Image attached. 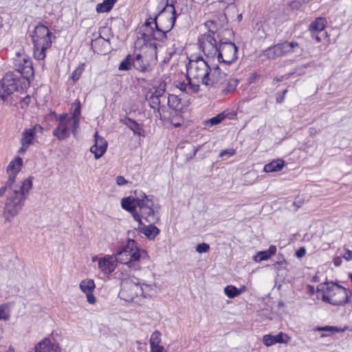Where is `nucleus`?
<instances>
[{"instance_id": "obj_19", "label": "nucleus", "mask_w": 352, "mask_h": 352, "mask_svg": "<svg viewBox=\"0 0 352 352\" xmlns=\"http://www.w3.org/2000/svg\"><path fill=\"white\" fill-rule=\"evenodd\" d=\"M107 142L105 139L98 135V132L94 133V144L90 148V151L94 154V157L98 160L106 152Z\"/></svg>"}, {"instance_id": "obj_11", "label": "nucleus", "mask_w": 352, "mask_h": 352, "mask_svg": "<svg viewBox=\"0 0 352 352\" xmlns=\"http://www.w3.org/2000/svg\"><path fill=\"white\" fill-rule=\"evenodd\" d=\"M136 204L138 206L142 219L144 218L148 223H155L159 220L153 200L145 193L142 192L141 201H138Z\"/></svg>"}, {"instance_id": "obj_5", "label": "nucleus", "mask_w": 352, "mask_h": 352, "mask_svg": "<svg viewBox=\"0 0 352 352\" xmlns=\"http://www.w3.org/2000/svg\"><path fill=\"white\" fill-rule=\"evenodd\" d=\"M149 33L147 34H141V38L144 41L142 50L148 49L150 51V58L155 59L157 57V44L155 41L164 43L167 40V34L170 31H166L162 28L155 27L154 29H149Z\"/></svg>"}, {"instance_id": "obj_34", "label": "nucleus", "mask_w": 352, "mask_h": 352, "mask_svg": "<svg viewBox=\"0 0 352 352\" xmlns=\"http://www.w3.org/2000/svg\"><path fill=\"white\" fill-rule=\"evenodd\" d=\"M146 99L148 101L149 107L152 108L154 111H157V112L160 115V105L161 103L160 98L157 96H154L153 95L146 96Z\"/></svg>"}, {"instance_id": "obj_46", "label": "nucleus", "mask_w": 352, "mask_h": 352, "mask_svg": "<svg viewBox=\"0 0 352 352\" xmlns=\"http://www.w3.org/2000/svg\"><path fill=\"white\" fill-rule=\"evenodd\" d=\"M318 331H328V332H340V329L337 327L333 326H324V327H317L315 329Z\"/></svg>"}, {"instance_id": "obj_10", "label": "nucleus", "mask_w": 352, "mask_h": 352, "mask_svg": "<svg viewBox=\"0 0 352 352\" xmlns=\"http://www.w3.org/2000/svg\"><path fill=\"white\" fill-rule=\"evenodd\" d=\"M298 45L296 41H284L269 47L263 51V54L267 58L273 60L292 52L294 48Z\"/></svg>"}, {"instance_id": "obj_45", "label": "nucleus", "mask_w": 352, "mask_h": 352, "mask_svg": "<svg viewBox=\"0 0 352 352\" xmlns=\"http://www.w3.org/2000/svg\"><path fill=\"white\" fill-rule=\"evenodd\" d=\"M10 317L8 307L6 305H0V320L7 321L10 319Z\"/></svg>"}, {"instance_id": "obj_22", "label": "nucleus", "mask_w": 352, "mask_h": 352, "mask_svg": "<svg viewBox=\"0 0 352 352\" xmlns=\"http://www.w3.org/2000/svg\"><path fill=\"white\" fill-rule=\"evenodd\" d=\"M290 340V338L283 332L278 333L276 336L270 334L265 335L263 338V344L267 346H272L276 343L286 344Z\"/></svg>"}, {"instance_id": "obj_25", "label": "nucleus", "mask_w": 352, "mask_h": 352, "mask_svg": "<svg viewBox=\"0 0 352 352\" xmlns=\"http://www.w3.org/2000/svg\"><path fill=\"white\" fill-rule=\"evenodd\" d=\"M122 123L128 128H129L133 132L134 135H137L138 136H144V129L141 125L135 120L129 117H126L124 120H122Z\"/></svg>"}, {"instance_id": "obj_58", "label": "nucleus", "mask_w": 352, "mask_h": 352, "mask_svg": "<svg viewBox=\"0 0 352 352\" xmlns=\"http://www.w3.org/2000/svg\"><path fill=\"white\" fill-rule=\"evenodd\" d=\"M30 130H32L34 133L36 135V133H43V128L41 125L40 124H35L32 127L30 128Z\"/></svg>"}, {"instance_id": "obj_48", "label": "nucleus", "mask_w": 352, "mask_h": 352, "mask_svg": "<svg viewBox=\"0 0 352 352\" xmlns=\"http://www.w3.org/2000/svg\"><path fill=\"white\" fill-rule=\"evenodd\" d=\"M287 264V263L286 260L283 257H282L281 259L276 261V263L274 264V268L277 271H280L283 269H285Z\"/></svg>"}, {"instance_id": "obj_38", "label": "nucleus", "mask_w": 352, "mask_h": 352, "mask_svg": "<svg viewBox=\"0 0 352 352\" xmlns=\"http://www.w3.org/2000/svg\"><path fill=\"white\" fill-rule=\"evenodd\" d=\"M180 104V99L176 95L169 94L168 97V105L170 109L177 110Z\"/></svg>"}, {"instance_id": "obj_23", "label": "nucleus", "mask_w": 352, "mask_h": 352, "mask_svg": "<svg viewBox=\"0 0 352 352\" xmlns=\"http://www.w3.org/2000/svg\"><path fill=\"white\" fill-rule=\"evenodd\" d=\"M34 352H60V349L49 338H45L35 346Z\"/></svg>"}, {"instance_id": "obj_57", "label": "nucleus", "mask_w": 352, "mask_h": 352, "mask_svg": "<svg viewBox=\"0 0 352 352\" xmlns=\"http://www.w3.org/2000/svg\"><path fill=\"white\" fill-rule=\"evenodd\" d=\"M177 87L182 91L186 92L187 94L189 93V91H188V85L184 82H179L177 85Z\"/></svg>"}, {"instance_id": "obj_59", "label": "nucleus", "mask_w": 352, "mask_h": 352, "mask_svg": "<svg viewBox=\"0 0 352 352\" xmlns=\"http://www.w3.org/2000/svg\"><path fill=\"white\" fill-rule=\"evenodd\" d=\"M306 254V249L304 248V247H300L296 251V256L298 257V258H302Z\"/></svg>"}, {"instance_id": "obj_12", "label": "nucleus", "mask_w": 352, "mask_h": 352, "mask_svg": "<svg viewBox=\"0 0 352 352\" xmlns=\"http://www.w3.org/2000/svg\"><path fill=\"white\" fill-rule=\"evenodd\" d=\"M199 47L206 56L214 58L218 56L219 45L215 36L211 33H205L199 38Z\"/></svg>"}, {"instance_id": "obj_20", "label": "nucleus", "mask_w": 352, "mask_h": 352, "mask_svg": "<svg viewBox=\"0 0 352 352\" xmlns=\"http://www.w3.org/2000/svg\"><path fill=\"white\" fill-rule=\"evenodd\" d=\"M16 71L20 73L25 79H29L34 75L32 63L29 57H23L22 62L15 63Z\"/></svg>"}, {"instance_id": "obj_40", "label": "nucleus", "mask_w": 352, "mask_h": 352, "mask_svg": "<svg viewBox=\"0 0 352 352\" xmlns=\"http://www.w3.org/2000/svg\"><path fill=\"white\" fill-rule=\"evenodd\" d=\"M143 30L141 34H147L149 33V29H154L155 28V20H153V17L148 16L146 18L144 23L142 25Z\"/></svg>"}, {"instance_id": "obj_18", "label": "nucleus", "mask_w": 352, "mask_h": 352, "mask_svg": "<svg viewBox=\"0 0 352 352\" xmlns=\"http://www.w3.org/2000/svg\"><path fill=\"white\" fill-rule=\"evenodd\" d=\"M23 166V159L17 156L12 160L8 164L6 171L8 174V184H14L16 181V177L20 172Z\"/></svg>"}, {"instance_id": "obj_63", "label": "nucleus", "mask_w": 352, "mask_h": 352, "mask_svg": "<svg viewBox=\"0 0 352 352\" xmlns=\"http://www.w3.org/2000/svg\"><path fill=\"white\" fill-rule=\"evenodd\" d=\"M343 257L346 260V261H351L352 260V251L351 250H346L344 255H343Z\"/></svg>"}, {"instance_id": "obj_16", "label": "nucleus", "mask_w": 352, "mask_h": 352, "mask_svg": "<svg viewBox=\"0 0 352 352\" xmlns=\"http://www.w3.org/2000/svg\"><path fill=\"white\" fill-rule=\"evenodd\" d=\"M209 75L205 76V85L212 87H217L226 81L227 74L221 70L219 65L210 67Z\"/></svg>"}, {"instance_id": "obj_52", "label": "nucleus", "mask_w": 352, "mask_h": 352, "mask_svg": "<svg viewBox=\"0 0 352 352\" xmlns=\"http://www.w3.org/2000/svg\"><path fill=\"white\" fill-rule=\"evenodd\" d=\"M234 154H235V150L233 148H229V149L222 150L220 152L219 156L222 158H223L224 157H229L234 155Z\"/></svg>"}, {"instance_id": "obj_30", "label": "nucleus", "mask_w": 352, "mask_h": 352, "mask_svg": "<svg viewBox=\"0 0 352 352\" xmlns=\"http://www.w3.org/2000/svg\"><path fill=\"white\" fill-rule=\"evenodd\" d=\"M116 1L117 0H104L96 6V10L98 13L108 12L113 8Z\"/></svg>"}, {"instance_id": "obj_21", "label": "nucleus", "mask_w": 352, "mask_h": 352, "mask_svg": "<svg viewBox=\"0 0 352 352\" xmlns=\"http://www.w3.org/2000/svg\"><path fill=\"white\" fill-rule=\"evenodd\" d=\"M136 230L144 234L149 240H154L160 233V230L154 225V223H150L149 225L146 226L142 221V224L138 223V227L136 228Z\"/></svg>"}, {"instance_id": "obj_51", "label": "nucleus", "mask_w": 352, "mask_h": 352, "mask_svg": "<svg viewBox=\"0 0 352 352\" xmlns=\"http://www.w3.org/2000/svg\"><path fill=\"white\" fill-rule=\"evenodd\" d=\"M206 27L208 29V31L207 33H211L214 36L215 34H217V30L214 26V23L212 21H208L205 23Z\"/></svg>"}, {"instance_id": "obj_13", "label": "nucleus", "mask_w": 352, "mask_h": 352, "mask_svg": "<svg viewBox=\"0 0 352 352\" xmlns=\"http://www.w3.org/2000/svg\"><path fill=\"white\" fill-rule=\"evenodd\" d=\"M178 14H173L164 7L153 16L155 27H160L166 31H170L175 23Z\"/></svg>"}, {"instance_id": "obj_14", "label": "nucleus", "mask_w": 352, "mask_h": 352, "mask_svg": "<svg viewBox=\"0 0 352 352\" xmlns=\"http://www.w3.org/2000/svg\"><path fill=\"white\" fill-rule=\"evenodd\" d=\"M142 52L144 54H137L133 56V67L138 71L142 73L149 72L152 70L151 64L155 63L157 60V57L155 59L150 58V51L142 50Z\"/></svg>"}, {"instance_id": "obj_17", "label": "nucleus", "mask_w": 352, "mask_h": 352, "mask_svg": "<svg viewBox=\"0 0 352 352\" xmlns=\"http://www.w3.org/2000/svg\"><path fill=\"white\" fill-rule=\"evenodd\" d=\"M141 199L142 192L140 193V195L137 197L129 196L124 197L121 200L122 208L126 211L130 212L132 214L133 219L140 224H142V218L140 214L137 210L138 206L136 204L138 201H141Z\"/></svg>"}, {"instance_id": "obj_60", "label": "nucleus", "mask_w": 352, "mask_h": 352, "mask_svg": "<svg viewBox=\"0 0 352 352\" xmlns=\"http://www.w3.org/2000/svg\"><path fill=\"white\" fill-rule=\"evenodd\" d=\"M87 302L90 304H94L96 301V297L94 296L92 292H88L86 294Z\"/></svg>"}, {"instance_id": "obj_32", "label": "nucleus", "mask_w": 352, "mask_h": 352, "mask_svg": "<svg viewBox=\"0 0 352 352\" xmlns=\"http://www.w3.org/2000/svg\"><path fill=\"white\" fill-rule=\"evenodd\" d=\"M35 136L36 135L32 130H30V128L25 129L22 133L21 142H23L30 146L34 144V139L35 138Z\"/></svg>"}, {"instance_id": "obj_4", "label": "nucleus", "mask_w": 352, "mask_h": 352, "mask_svg": "<svg viewBox=\"0 0 352 352\" xmlns=\"http://www.w3.org/2000/svg\"><path fill=\"white\" fill-rule=\"evenodd\" d=\"M226 32L229 34L230 37L226 38L222 36L219 42L217 60L220 63L230 65L238 58V47L232 41L234 36V31L227 30Z\"/></svg>"}, {"instance_id": "obj_15", "label": "nucleus", "mask_w": 352, "mask_h": 352, "mask_svg": "<svg viewBox=\"0 0 352 352\" xmlns=\"http://www.w3.org/2000/svg\"><path fill=\"white\" fill-rule=\"evenodd\" d=\"M52 114L56 117V120L59 122L58 126L52 131L53 135L58 140L67 139L70 135L69 128V124L71 122L70 117L67 113H62L57 116L55 112H52Z\"/></svg>"}, {"instance_id": "obj_28", "label": "nucleus", "mask_w": 352, "mask_h": 352, "mask_svg": "<svg viewBox=\"0 0 352 352\" xmlns=\"http://www.w3.org/2000/svg\"><path fill=\"white\" fill-rule=\"evenodd\" d=\"M285 166L284 160L278 159L265 164L263 170L266 173L278 172L280 171Z\"/></svg>"}, {"instance_id": "obj_26", "label": "nucleus", "mask_w": 352, "mask_h": 352, "mask_svg": "<svg viewBox=\"0 0 352 352\" xmlns=\"http://www.w3.org/2000/svg\"><path fill=\"white\" fill-rule=\"evenodd\" d=\"M161 342V333L158 331H154L150 338V346L151 352H165L163 346L160 345Z\"/></svg>"}, {"instance_id": "obj_9", "label": "nucleus", "mask_w": 352, "mask_h": 352, "mask_svg": "<svg viewBox=\"0 0 352 352\" xmlns=\"http://www.w3.org/2000/svg\"><path fill=\"white\" fill-rule=\"evenodd\" d=\"M140 294H142V289L138 278H129L122 281L119 296L122 300L133 302Z\"/></svg>"}, {"instance_id": "obj_35", "label": "nucleus", "mask_w": 352, "mask_h": 352, "mask_svg": "<svg viewBox=\"0 0 352 352\" xmlns=\"http://www.w3.org/2000/svg\"><path fill=\"white\" fill-rule=\"evenodd\" d=\"M80 288L85 294H88V292H93L95 288V283L93 280H82L80 283Z\"/></svg>"}, {"instance_id": "obj_62", "label": "nucleus", "mask_w": 352, "mask_h": 352, "mask_svg": "<svg viewBox=\"0 0 352 352\" xmlns=\"http://www.w3.org/2000/svg\"><path fill=\"white\" fill-rule=\"evenodd\" d=\"M21 146L19 149L18 153L20 154H23L27 151V149L28 148L30 145L24 143L23 142H21Z\"/></svg>"}, {"instance_id": "obj_3", "label": "nucleus", "mask_w": 352, "mask_h": 352, "mask_svg": "<svg viewBox=\"0 0 352 352\" xmlns=\"http://www.w3.org/2000/svg\"><path fill=\"white\" fill-rule=\"evenodd\" d=\"M327 294H321V300L334 306H343L350 302L352 292L344 287L330 282L326 287Z\"/></svg>"}, {"instance_id": "obj_27", "label": "nucleus", "mask_w": 352, "mask_h": 352, "mask_svg": "<svg viewBox=\"0 0 352 352\" xmlns=\"http://www.w3.org/2000/svg\"><path fill=\"white\" fill-rule=\"evenodd\" d=\"M276 252V247L275 245H270L267 250L260 251L254 256L255 262L259 263L263 261L268 260Z\"/></svg>"}, {"instance_id": "obj_41", "label": "nucleus", "mask_w": 352, "mask_h": 352, "mask_svg": "<svg viewBox=\"0 0 352 352\" xmlns=\"http://www.w3.org/2000/svg\"><path fill=\"white\" fill-rule=\"evenodd\" d=\"M225 118V116L223 113H219L217 116L212 117V118L206 120L205 122V125L207 126H212L214 125H217L219 123H221L223 119Z\"/></svg>"}, {"instance_id": "obj_36", "label": "nucleus", "mask_w": 352, "mask_h": 352, "mask_svg": "<svg viewBox=\"0 0 352 352\" xmlns=\"http://www.w3.org/2000/svg\"><path fill=\"white\" fill-rule=\"evenodd\" d=\"M133 66V56L127 54L125 58L120 63L118 69L120 71H129Z\"/></svg>"}, {"instance_id": "obj_29", "label": "nucleus", "mask_w": 352, "mask_h": 352, "mask_svg": "<svg viewBox=\"0 0 352 352\" xmlns=\"http://www.w3.org/2000/svg\"><path fill=\"white\" fill-rule=\"evenodd\" d=\"M326 26V20L323 17L316 18L309 25L311 32H323Z\"/></svg>"}, {"instance_id": "obj_39", "label": "nucleus", "mask_w": 352, "mask_h": 352, "mask_svg": "<svg viewBox=\"0 0 352 352\" xmlns=\"http://www.w3.org/2000/svg\"><path fill=\"white\" fill-rule=\"evenodd\" d=\"M192 76L186 74V79L188 80V91H189L188 94H195L199 91V85L198 83H195L192 80Z\"/></svg>"}, {"instance_id": "obj_54", "label": "nucleus", "mask_w": 352, "mask_h": 352, "mask_svg": "<svg viewBox=\"0 0 352 352\" xmlns=\"http://www.w3.org/2000/svg\"><path fill=\"white\" fill-rule=\"evenodd\" d=\"M175 0H166V6L164 7L166 8V10H168V8H170V10L169 12L173 13V14H177L174 6Z\"/></svg>"}, {"instance_id": "obj_55", "label": "nucleus", "mask_w": 352, "mask_h": 352, "mask_svg": "<svg viewBox=\"0 0 352 352\" xmlns=\"http://www.w3.org/2000/svg\"><path fill=\"white\" fill-rule=\"evenodd\" d=\"M116 181V184L118 186H124L129 183V181L126 180L123 176H121V175L117 176Z\"/></svg>"}, {"instance_id": "obj_7", "label": "nucleus", "mask_w": 352, "mask_h": 352, "mask_svg": "<svg viewBox=\"0 0 352 352\" xmlns=\"http://www.w3.org/2000/svg\"><path fill=\"white\" fill-rule=\"evenodd\" d=\"M121 250L132 260L131 270H140V261L148 258L147 252L138 247L133 239H129Z\"/></svg>"}, {"instance_id": "obj_6", "label": "nucleus", "mask_w": 352, "mask_h": 352, "mask_svg": "<svg viewBox=\"0 0 352 352\" xmlns=\"http://www.w3.org/2000/svg\"><path fill=\"white\" fill-rule=\"evenodd\" d=\"M21 81V78L12 72L6 74L0 81V99L3 103L11 104L9 97L19 90Z\"/></svg>"}, {"instance_id": "obj_44", "label": "nucleus", "mask_w": 352, "mask_h": 352, "mask_svg": "<svg viewBox=\"0 0 352 352\" xmlns=\"http://www.w3.org/2000/svg\"><path fill=\"white\" fill-rule=\"evenodd\" d=\"M74 107V110L72 111V116L71 118H76L80 119V116L81 114V104L80 102L77 100L73 104L72 108Z\"/></svg>"}, {"instance_id": "obj_2", "label": "nucleus", "mask_w": 352, "mask_h": 352, "mask_svg": "<svg viewBox=\"0 0 352 352\" xmlns=\"http://www.w3.org/2000/svg\"><path fill=\"white\" fill-rule=\"evenodd\" d=\"M52 33L47 27L42 24L36 26L32 41L34 43V56L36 59L41 60L45 58V52L52 45Z\"/></svg>"}, {"instance_id": "obj_24", "label": "nucleus", "mask_w": 352, "mask_h": 352, "mask_svg": "<svg viewBox=\"0 0 352 352\" xmlns=\"http://www.w3.org/2000/svg\"><path fill=\"white\" fill-rule=\"evenodd\" d=\"M115 260L112 256H105L98 261V267L104 274H111L116 269Z\"/></svg>"}, {"instance_id": "obj_64", "label": "nucleus", "mask_w": 352, "mask_h": 352, "mask_svg": "<svg viewBox=\"0 0 352 352\" xmlns=\"http://www.w3.org/2000/svg\"><path fill=\"white\" fill-rule=\"evenodd\" d=\"M227 30H230L229 29H226L222 32H218L217 33V37L219 38V40L221 39V38L222 36H224L226 38H229L230 37L229 34L226 32Z\"/></svg>"}, {"instance_id": "obj_49", "label": "nucleus", "mask_w": 352, "mask_h": 352, "mask_svg": "<svg viewBox=\"0 0 352 352\" xmlns=\"http://www.w3.org/2000/svg\"><path fill=\"white\" fill-rule=\"evenodd\" d=\"M71 122H72V133L74 136H76L77 133L78 128L80 125V119L76 118H71Z\"/></svg>"}, {"instance_id": "obj_1", "label": "nucleus", "mask_w": 352, "mask_h": 352, "mask_svg": "<svg viewBox=\"0 0 352 352\" xmlns=\"http://www.w3.org/2000/svg\"><path fill=\"white\" fill-rule=\"evenodd\" d=\"M33 177L30 176L24 179L20 186L14 184L6 185L0 188V197L3 196L8 189L10 190L4 206V216L6 219L10 221L15 217L24 206L29 191L32 188Z\"/></svg>"}, {"instance_id": "obj_53", "label": "nucleus", "mask_w": 352, "mask_h": 352, "mask_svg": "<svg viewBox=\"0 0 352 352\" xmlns=\"http://www.w3.org/2000/svg\"><path fill=\"white\" fill-rule=\"evenodd\" d=\"M166 91V89H165V85L162 86L161 85H160L159 87H157L154 92L151 93V95H153L154 96H157V98H160L161 97L163 96L164 92Z\"/></svg>"}, {"instance_id": "obj_47", "label": "nucleus", "mask_w": 352, "mask_h": 352, "mask_svg": "<svg viewBox=\"0 0 352 352\" xmlns=\"http://www.w3.org/2000/svg\"><path fill=\"white\" fill-rule=\"evenodd\" d=\"M196 251L198 252V253H200V254H202V253H206L209 251L210 250V245L208 244V243H199L197 246H196Z\"/></svg>"}, {"instance_id": "obj_43", "label": "nucleus", "mask_w": 352, "mask_h": 352, "mask_svg": "<svg viewBox=\"0 0 352 352\" xmlns=\"http://www.w3.org/2000/svg\"><path fill=\"white\" fill-rule=\"evenodd\" d=\"M140 285L141 288L142 289V294H140V296L146 298L147 296H151L153 295V287L151 285L142 283L140 282Z\"/></svg>"}, {"instance_id": "obj_50", "label": "nucleus", "mask_w": 352, "mask_h": 352, "mask_svg": "<svg viewBox=\"0 0 352 352\" xmlns=\"http://www.w3.org/2000/svg\"><path fill=\"white\" fill-rule=\"evenodd\" d=\"M328 283H330V282L326 281V282H324L323 283H320V285H318L317 289H316L317 292L318 293V294L317 295L318 298H321V296H320V292H322V294H327L326 287H327Z\"/></svg>"}, {"instance_id": "obj_42", "label": "nucleus", "mask_w": 352, "mask_h": 352, "mask_svg": "<svg viewBox=\"0 0 352 352\" xmlns=\"http://www.w3.org/2000/svg\"><path fill=\"white\" fill-rule=\"evenodd\" d=\"M224 293L229 298H234L238 296V288L230 285L224 287Z\"/></svg>"}, {"instance_id": "obj_56", "label": "nucleus", "mask_w": 352, "mask_h": 352, "mask_svg": "<svg viewBox=\"0 0 352 352\" xmlns=\"http://www.w3.org/2000/svg\"><path fill=\"white\" fill-rule=\"evenodd\" d=\"M303 204H304V199L298 196L297 197H296L295 201L293 202V206H296V210L300 208Z\"/></svg>"}, {"instance_id": "obj_33", "label": "nucleus", "mask_w": 352, "mask_h": 352, "mask_svg": "<svg viewBox=\"0 0 352 352\" xmlns=\"http://www.w3.org/2000/svg\"><path fill=\"white\" fill-rule=\"evenodd\" d=\"M239 85V80L235 78H230L227 83L225 89H222V94L227 95L230 93L233 92Z\"/></svg>"}, {"instance_id": "obj_61", "label": "nucleus", "mask_w": 352, "mask_h": 352, "mask_svg": "<svg viewBox=\"0 0 352 352\" xmlns=\"http://www.w3.org/2000/svg\"><path fill=\"white\" fill-rule=\"evenodd\" d=\"M285 96L281 93L278 92L276 94V101L277 103L281 104L285 101Z\"/></svg>"}, {"instance_id": "obj_31", "label": "nucleus", "mask_w": 352, "mask_h": 352, "mask_svg": "<svg viewBox=\"0 0 352 352\" xmlns=\"http://www.w3.org/2000/svg\"><path fill=\"white\" fill-rule=\"evenodd\" d=\"M115 261L126 265L129 268L131 269V263L132 260L130 259L124 252L122 251V250H120L115 255Z\"/></svg>"}, {"instance_id": "obj_8", "label": "nucleus", "mask_w": 352, "mask_h": 352, "mask_svg": "<svg viewBox=\"0 0 352 352\" xmlns=\"http://www.w3.org/2000/svg\"><path fill=\"white\" fill-rule=\"evenodd\" d=\"M187 75L192 78L201 80V83L205 85V76L209 75L210 65L201 56H198L195 60H190L186 65Z\"/></svg>"}, {"instance_id": "obj_37", "label": "nucleus", "mask_w": 352, "mask_h": 352, "mask_svg": "<svg viewBox=\"0 0 352 352\" xmlns=\"http://www.w3.org/2000/svg\"><path fill=\"white\" fill-rule=\"evenodd\" d=\"M85 64L80 63L72 73L70 76V79L74 82H76L77 80H79L80 78L82 72L85 70Z\"/></svg>"}]
</instances>
